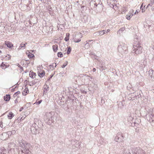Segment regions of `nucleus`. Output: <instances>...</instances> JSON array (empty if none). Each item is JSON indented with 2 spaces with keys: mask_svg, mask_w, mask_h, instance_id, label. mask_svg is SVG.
Masks as SVG:
<instances>
[{
  "mask_svg": "<svg viewBox=\"0 0 154 154\" xmlns=\"http://www.w3.org/2000/svg\"><path fill=\"white\" fill-rule=\"evenodd\" d=\"M71 51V48L70 47H69L68 49V50H67V54H69L70 53Z\"/></svg>",
  "mask_w": 154,
  "mask_h": 154,
  "instance_id": "obj_20",
  "label": "nucleus"
},
{
  "mask_svg": "<svg viewBox=\"0 0 154 154\" xmlns=\"http://www.w3.org/2000/svg\"><path fill=\"white\" fill-rule=\"evenodd\" d=\"M110 3H112V2H110Z\"/></svg>",
  "mask_w": 154,
  "mask_h": 154,
  "instance_id": "obj_36",
  "label": "nucleus"
},
{
  "mask_svg": "<svg viewBox=\"0 0 154 154\" xmlns=\"http://www.w3.org/2000/svg\"><path fill=\"white\" fill-rule=\"evenodd\" d=\"M127 7L126 6H123L121 14H125L127 11Z\"/></svg>",
  "mask_w": 154,
  "mask_h": 154,
  "instance_id": "obj_6",
  "label": "nucleus"
},
{
  "mask_svg": "<svg viewBox=\"0 0 154 154\" xmlns=\"http://www.w3.org/2000/svg\"><path fill=\"white\" fill-rule=\"evenodd\" d=\"M6 96L7 97H8V96H10V95H7V94L6 95Z\"/></svg>",
  "mask_w": 154,
  "mask_h": 154,
  "instance_id": "obj_32",
  "label": "nucleus"
},
{
  "mask_svg": "<svg viewBox=\"0 0 154 154\" xmlns=\"http://www.w3.org/2000/svg\"><path fill=\"white\" fill-rule=\"evenodd\" d=\"M17 66H18L21 69L23 68L19 64H17Z\"/></svg>",
  "mask_w": 154,
  "mask_h": 154,
  "instance_id": "obj_26",
  "label": "nucleus"
},
{
  "mask_svg": "<svg viewBox=\"0 0 154 154\" xmlns=\"http://www.w3.org/2000/svg\"><path fill=\"white\" fill-rule=\"evenodd\" d=\"M5 44L9 48L11 49L13 47V44L10 42L7 41H5Z\"/></svg>",
  "mask_w": 154,
  "mask_h": 154,
  "instance_id": "obj_2",
  "label": "nucleus"
},
{
  "mask_svg": "<svg viewBox=\"0 0 154 154\" xmlns=\"http://www.w3.org/2000/svg\"><path fill=\"white\" fill-rule=\"evenodd\" d=\"M25 89L23 91L22 94L23 95L25 96L29 92V90L27 87L26 85L25 86Z\"/></svg>",
  "mask_w": 154,
  "mask_h": 154,
  "instance_id": "obj_5",
  "label": "nucleus"
},
{
  "mask_svg": "<svg viewBox=\"0 0 154 154\" xmlns=\"http://www.w3.org/2000/svg\"><path fill=\"white\" fill-rule=\"evenodd\" d=\"M27 56L29 58H33V60H34L35 56L33 54H32V53L30 52H29V53H28Z\"/></svg>",
  "mask_w": 154,
  "mask_h": 154,
  "instance_id": "obj_11",
  "label": "nucleus"
},
{
  "mask_svg": "<svg viewBox=\"0 0 154 154\" xmlns=\"http://www.w3.org/2000/svg\"><path fill=\"white\" fill-rule=\"evenodd\" d=\"M96 69H95V68H94V69H93V71H94V72H95V71H96Z\"/></svg>",
  "mask_w": 154,
  "mask_h": 154,
  "instance_id": "obj_31",
  "label": "nucleus"
},
{
  "mask_svg": "<svg viewBox=\"0 0 154 154\" xmlns=\"http://www.w3.org/2000/svg\"><path fill=\"white\" fill-rule=\"evenodd\" d=\"M27 44V43L26 42L25 44L21 43L19 47L20 49H21L22 48H25L26 47V45Z\"/></svg>",
  "mask_w": 154,
  "mask_h": 154,
  "instance_id": "obj_14",
  "label": "nucleus"
},
{
  "mask_svg": "<svg viewBox=\"0 0 154 154\" xmlns=\"http://www.w3.org/2000/svg\"><path fill=\"white\" fill-rule=\"evenodd\" d=\"M38 75L40 77H43L45 74V72L44 70H39L38 69Z\"/></svg>",
  "mask_w": 154,
  "mask_h": 154,
  "instance_id": "obj_3",
  "label": "nucleus"
},
{
  "mask_svg": "<svg viewBox=\"0 0 154 154\" xmlns=\"http://www.w3.org/2000/svg\"><path fill=\"white\" fill-rule=\"evenodd\" d=\"M110 30L109 29H108L107 30V31H106V33H107L110 32Z\"/></svg>",
  "mask_w": 154,
  "mask_h": 154,
  "instance_id": "obj_28",
  "label": "nucleus"
},
{
  "mask_svg": "<svg viewBox=\"0 0 154 154\" xmlns=\"http://www.w3.org/2000/svg\"><path fill=\"white\" fill-rule=\"evenodd\" d=\"M81 41V39H76V38H75L74 39V41L75 43L79 42H80Z\"/></svg>",
  "mask_w": 154,
  "mask_h": 154,
  "instance_id": "obj_16",
  "label": "nucleus"
},
{
  "mask_svg": "<svg viewBox=\"0 0 154 154\" xmlns=\"http://www.w3.org/2000/svg\"><path fill=\"white\" fill-rule=\"evenodd\" d=\"M134 11L133 10L131 9L130 10L129 13L126 16V18L128 20H130L134 14Z\"/></svg>",
  "mask_w": 154,
  "mask_h": 154,
  "instance_id": "obj_1",
  "label": "nucleus"
},
{
  "mask_svg": "<svg viewBox=\"0 0 154 154\" xmlns=\"http://www.w3.org/2000/svg\"><path fill=\"white\" fill-rule=\"evenodd\" d=\"M145 9V8L144 9H143V8L142 9V12H144L145 11V10H144Z\"/></svg>",
  "mask_w": 154,
  "mask_h": 154,
  "instance_id": "obj_29",
  "label": "nucleus"
},
{
  "mask_svg": "<svg viewBox=\"0 0 154 154\" xmlns=\"http://www.w3.org/2000/svg\"><path fill=\"white\" fill-rule=\"evenodd\" d=\"M35 83H34V84H33H33H32V85H35Z\"/></svg>",
  "mask_w": 154,
  "mask_h": 154,
  "instance_id": "obj_34",
  "label": "nucleus"
},
{
  "mask_svg": "<svg viewBox=\"0 0 154 154\" xmlns=\"http://www.w3.org/2000/svg\"><path fill=\"white\" fill-rule=\"evenodd\" d=\"M57 56L58 57H63V54L61 52H58L57 53Z\"/></svg>",
  "mask_w": 154,
  "mask_h": 154,
  "instance_id": "obj_15",
  "label": "nucleus"
},
{
  "mask_svg": "<svg viewBox=\"0 0 154 154\" xmlns=\"http://www.w3.org/2000/svg\"><path fill=\"white\" fill-rule=\"evenodd\" d=\"M44 89L43 90L44 91V93L43 95H46V93L47 91H48V89L49 88L48 87L47 85H45L44 86Z\"/></svg>",
  "mask_w": 154,
  "mask_h": 154,
  "instance_id": "obj_8",
  "label": "nucleus"
},
{
  "mask_svg": "<svg viewBox=\"0 0 154 154\" xmlns=\"http://www.w3.org/2000/svg\"><path fill=\"white\" fill-rule=\"evenodd\" d=\"M134 46L135 47H136L135 48L134 47V48L135 49L137 50H139L140 51L139 53H142V47L140 45L138 44L137 46H135L134 45Z\"/></svg>",
  "mask_w": 154,
  "mask_h": 154,
  "instance_id": "obj_4",
  "label": "nucleus"
},
{
  "mask_svg": "<svg viewBox=\"0 0 154 154\" xmlns=\"http://www.w3.org/2000/svg\"><path fill=\"white\" fill-rule=\"evenodd\" d=\"M80 35V38H82V34L81 33H79V34Z\"/></svg>",
  "mask_w": 154,
  "mask_h": 154,
  "instance_id": "obj_27",
  "label": "nucleus"
},
{
  "mask_svg": "<svg viewBox=\"0 0 154 154\" xmlns=\"http://www.w3.org/2000/svg\"><path fill=\"white\" fill-rule=\"evenodd\" d=\"M99 34L100 35H102L104 34H105V32L103 30H102L101 31L99 32Z\"/></svg>",
  "mask_w": 154,
  "mask_h": 154,
  "instance_id": "obj_19",
  "label": "nucleus"
},
{
  "mask_svg": "<svg viewBox=\"0 0 154 154\" xmlns=\"http://www.w3.org/2000/svg\"><path fill=\"white\" fill-rule=\"evenodd\" d=\"M142 5H141V7H140V8H141H141H142Z\"/></svg>",
  "mask_w": 154,
  "mask_h": 154,
  "instance_id": "obj_33",
  "label": "nucleus"
},
{
  "mask_svg": "<svg viewBox=\"0 0 154 154\" xmlns=\"http://www.w3.org/2000/svg\"><path fill=\"white\" fill-rule=\"evenodd\" d=\"M52 48L53 51L54 52H57V51L58 50V46L57 45H53Z\"/></svg>",
  "mask_w": 154,
  "mask_h": 154,
  "instance_id": "obj_9",
  "label": "nucleus"
},
{
  "mask_svg": "<svg viewBox=\"0 0 154 154\" xmlns=\"http://www.w3.org/2000/svg\"><path fill=\"white\" fill-rule=\"evenodd\" d=\"M23 109V108H21L20 109V111H21Z\"/></svg>",
  "mask_w": 154,
  "mask_h": 154,
  "instance_id": "obj_30",
  "label": "nucleus"
},
{
  "mask_svg": "<svg viewBox=\"0 0 154 154\" xmlns=\"http://www.w3.org/2000/svg\"><path fill=\"white\" fill-rule=\"evenodd\" d=\"M6 59L7 60H9L11 58V56L9 55H7L6 57Z\"/></svg>",
  "mask_w": 154,
  "mask_h": 154,
  "instance_id": "obj_21",
  "label": "nucleus"
},
{
  "mask_svg": "<svg viewBox=\"0 0 154 154\" xmlns=\"http://www.w3.org/2000/svg\"><path fill=\"white\" fill-rule=\"evenodd\" d=\"M4 99L5 101H9L10 99V97H4Z\"/></svg>",
  "mask_w": 154,
  "mask_h": 154,
  "instance_id": "obj_18",
  "label": "nucleus"
},
{
  "mask_svg": "<svg viewBox=\"0 0 154 154\" xmlns=\"http://www.w3.org/2000/svg\"><path fill=\"white\" fill-rule=\"evenodd\" d=\"M1 67L3 69H5L9 66V65H7L5 63L2 62L1 65Z\"/></svg>",
  "mask_w": 154,
  "mask_h": 154,
  "instance_id": "obj_10",
  "label": "nucleus"
},
{
  "mask_svg": "<svg viewBox=\"0 0 154 154\" xmlns=\"http://www.w3.org/2000/svg\"><path fill=\"white\" fill-rule=\"evenodd\" d=\"M42 100H38V101L37 100L35 102V103H36L37 104H39L41 103V102H42Z\"/></svg>",
  "mask_w": 154,
  "mask_h": 154,
  "instance_id": "obj_22",
  "label": "nucleus"
},
{
  "mask_svg": "<svg viewBox=\"0 0 154 154\" xmlns=\"http://www.w3.org/2000/svg\"><path fill=\"white\" fill-rule=\"evenodd\" d=\"M140 12V11L139 10H137L134 13L135 14H137L138 13Z\"/></svg>",
  "mask_w": 154,
  "mask_h": 154,
  "instance_id": "obj_25",
  "label": "nucleus"
},
{
  "mask_svg": "<svg viewBox=\"0 0 154 154\" xmlns=\"http://www.w3.org/2000/svg\"><path fill=\"white\" fill-rule=\"evenodd\" d=\"M91 41V40H89L88 41L89 42H90Z\"/></svg>",
  "mask_w": 154,
  "mask_h": 154,
  "instance_id": "obj_35",
  "label": "nucleus"
},
{
  "mask_svg": "<svg viewBox=\"0 0 154 154\" xmlns=\"http://www.w3.org/2000/svg\"><path fill=\"white\" fill-rule=\"evenodd\" d=\"M69 33H67L66 34V37L65 38L64 40L66 41H67L69 40Z\"/></svg>",
  "mask_w": 154,
  "mask_h": 154,
  "instance_id": "obj_13",
  "label": "nucleus"
},
{
  "mask_svg": "<svg viewBox=\"0 0 154 154\" xmlns=\"http://www.w3.org/2000/svg\"><path fill=\"white\" fill-rule=\"evenodd\" d=\"M20 94V92L19 91H18L16 93H15L14 94V96H18L19 94Z\"/></svg>",
  "mask_w": 154,
  "mask_h": 154,
  "instance_id": "obj_17",
  "label": "nucleus"
},
{
  "mask_svg": "<svg viewBox=\"0 0 154 154\" xmlns=\"http://www.w3.org/2000/svg\"><path fill=\"white\" fill-rule=\"evenodd\" d=\"M14 116V115L11 112H10L8 115L9 119H11Z\"/></svg>",
  "mask_w": 154,
  "mask_h": 154,
  "instance_id": "obj_12",
  "label": "nucleus"
},
{
  "mask_svg": "<svg viewBox=\"0 0 154 154\" xmlns=\"http://www.w3.org/2000/svg\"><path fill=\"white\" fill-rule=\"evenodd\" d=\"M99 0H94V2H95V3H94V5L96 6L97 7V4L96 3V2L97 1H99Z\"/></svg>",
  "mask_w": 154,
  "mask_h": 154,
  "instance_id": "obj_24",
  "label": "nucleus"
},
{
  "mask_svg": "<svg viewBox=\"0 0 154 154\" xmlns=\"http://www.w3.org/2000/svg\"><path fill=\"white\" fill-rule=\"evenodd\" d=\"M67 62H66V63H65L64 64H63L62 66V67L63 68H64L65 67V66L67 65Z\"/></svg>",
  "mask_w": 154,
  "mask_h": 154,
  "instance_id": "obj_23",
  "label": "nucleus"
},
{
  "mask_svg": "<svg viewBox=\"0 0 154 154\" xmlns=\"http://www.w3.org/2000/svg\"><path fill=\"white\" fill-rule=\"evenodd\" d=\"M29 75L31 78L33 79L35 77L36 75L35 73L33 72L32 71H30L29 72Z\"/></svg>",
  "mask_w": 154,
  "mask_h": 154,
  "instance_id": "obj_7",
  "label": "nucleus"
}]
</instances>
